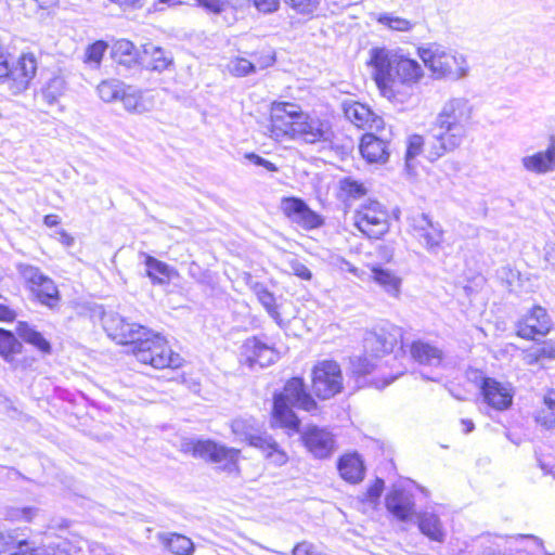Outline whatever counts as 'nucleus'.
I'll use <instances>...</instances> for the list:
<instances>
[{"label":"nucleus","instance_id":"4d7b16f0","mask_svg":"<svg viewBox=\"0 0 555 555\" xmlns=\"http://www.w3.org/2000/svg\"><path fill=\"white\" fill-rule=\"evenodd\" d=\"M539 350V354L542 360L548 359L554 360L555 359V343L552 340L544 341L543 346L537 348Z\"/></svg>","mask_w":555,"mask_h":555},{"label":"nucleus","instance_id":"49530a36","mask_svg":"<svg viewBox=\"0 0 555 555\" xmlns=\"http://www.w3.org/2000/svg\"><path fill=\"white\" fill-rule=\"evenodd\" d=\"M229 72L236 77H244L255 73L256 66L254 63L244 57H235L228 64Z\"/></svg>","mask_w":555,"mask_h":555},{"label":"nucleus","instance_id":"603ef678","mask_svg":"<svg viewBox=\"0 0 555 555\" xmlns=\"http://www.w3.org/2000/svg\"><path fill=\"white\" fill-rule=\"evenodd\" d=\"M199 4L214 13H220L232 5L234 0H198Z\"/></svg>","mask_w":555,"mask_h":555},{"label":"nucleus","instance_id":"5701e85b","mask_svg":"<svg viewBox=\"0 0 555 555\" xmlns=\"http://www.w3.org/2000/svg\"><path fill=\"white\" fill-rule=\"evenodd\" d=\"M386 506L391 514L402 521L409 520L414 513L412 494L401 489H393L386 496Z\"/></svg>","mask_w":555,"mask_h":555},{"label":"nucleus","instance_id":"cd10ccee","mask_svg":"<svg viewBox=\"0 0 555 555\" xmlns=\"http://www.w3.org/2000/svg\"><path fill=\"white\" fill-rule=\"evenodd\" d=\"M337 467L341 478L348 482L357 483L364 477L363 461L358 453L343 455Z\"/></svg>","mask_w":555,"mask_h":555},{"label":"nucleus","instance_id":"a18cd8bd","mask_svg":"<svg viewBox=\"0 0 555 555\" xmlns=\"http://www.w3.org/2000/svg\"><path fill=\"white\" fill-rule=\"evenodd\" d=\"M296 14L310 16L318 10L321 0H283Z\"/></svg>","mask_w":555,"mask_h":555},{"label":"nucleus","instance_id":"20e7f679","mask_svg":"<svg viewBox=\"0 0 555 555\" xmlns=\"http://www.w3.org/2000/svg\"><path fill=\"white\" fill-rule=\"evenodd\" d=\"M417 54L436 78L459 80L467 76L468 65L465 56L440 43L421 46L417 48Z\"/></svg>","mask_w":555,"mask_h":555},{"label":"nucleus","instance_id":"bf43d9fd","mask_svg":"<svg viewBox=\"0 0 555 555\" xmlns=\"http://www.w3.org/2000/svg\"><path fill=\"white\" fill-rule=\"evenodd\" d=\"M525 361L529 365L538 364L540 361H542L539 350L537 348L530 349L525 354Z\"/></svg>","mask_w":555,"mask_h":555},{"label":"nucleus","instance_id":"f8f14e48","mask_svg":"<svg viewBox=\"0 0 555 555\" xmlns=\"http://www.w3.org/2000/svg\"><path fill=\"white\" fill-rule=\"evenodd\" d=\"M413 235L430 254H438L443 242V229L439 222H434L424 212L416 214L410 219Z\"/></svg>","mask_w":555,"mask_h":555},{"label":"nucleus","instance_id":"4be33fe9","mask_svg":"<svg viewBox=\"0 0 555 555\" xmlns=\"http://www.w3.org/2000/svg\"><path fill=\"white\" fill-rule=\"evenodd\" d=\"M522 167L532 173L545 175L555 170V140L545 151L537 152L521 158Z\"/></svg>","mask_w":555,"mask_h":555},{"label":"nucleus","instance_id":"ea45409f","mask_svg":"<svg viewBox=\"0 0 555 555\" xmlns=\"http://www.w3.org/2000/svg\"><path fill=\"white\" fill-rule=\"evenodd\" d=\"M377 22L390 30L402 33H409L415 26L414 22L400 16H396L391 13L379 14L377 17Z\"/></svg>","mask_w":555,"mask_h":555},{"label":"nucleus","instance_id":"052dcab7","mask_svg":"<svg viewBox=\"0 0 555 555\" xmlns=\"http://www.w3.org/2000/svg\"><path fill=\"white\" fill-rule=\"evenodd\" d=\"M384 489V480L377 479L376 482L369 489V496L374 500L379 498Z\"/></svg>","mask_w":555,"mask_h":555},{"label":"nucleus","instance_id":"6e6552de","mask_svg":"<svg viewBox=\"0 0 555 555\" xmlns=\"http://www.w3.org/2000/svg\"><path fill=\"white\" fill-rule=\"evenodd\" d=\"M388 215L376 201L362 204L353 215L356 228L369 238H380L388 231Z\"/></svg>","mask_w":555,"mask_h":555},{"label":"nucleus","instance_id":"37998d69","mask_svg":"<svg viewBox=\"0 0 555 555\" xmlns=\"http://www.w3.org/2000/svg\"><path fill=\"white\" fill-rule=\"evenodd\" d=\"M124 88L125 86L118 80L102 81L98 86V93L104 102H112L120 98Z\"/></svg>","mask_w":555,"mask_h":555},{"label":"nucleus","instance_id":"f257e3e1","mask_svg":"<svg viewBox=\"0 0 555 555\" xmlns=\"http://www.w3.org/2000/svg\"><path fill=\"white\" fill-rule=\"evenodd\" d=\"M270 137L276 141L301 140L308 144L332 142L334 132L327 120L312 117L291 102H273L270 109Z\"/></svg>","mask_w":555,"mask_h":555},{"label":"nucleus","instance_id":"0eeeda50","mask_svg":"<svg viewBox=\"0 0 555 555\" xmlns=\"http://www.w3.org/2000/svg\"><path fill=\"white\" fill-rule=\"evenodd\" d=\"M37 73V60L33 53L22 54L16 62L0 63V87L12 95L26 91Z\"/></svg>","mask_w":555,"mask_h":555},{"label":"nucleus","instance_id":"9b49d317","mask_svg":"<svg viewBox=\"0 0 555 555\" xmlns=\"http://www.w3.org/2000/svg\"><path fill=\"white\" fill-rule=\"evenodd\" d=\"M103 327L107 335L121 345H133L141 340V337L149 334V330L135 323H128L121 315L115 312H107L102 318Z\"/></svg>","mask_w":555,"mask_h":555},{"label":"nucleus","instance_id":"2f4dec72","mask_svg":"<svg viewBox=\"0 0 555 555\" xmlns=\"http://www.w3.org/2000/svg\"><path fill=\"white\" fill-rule=\"evenodd\" d=\"M159 541L175 555H192L195 550L190 538L176 532L159 534Z\"/></svg>","mask_w":555,"mask_h":555},{"label":"nucleus","instance_id":"864d4df0","mask_svg":"<svg viewBox=\"0 0 555 555\" xmlns=\"http://www.w3.org/2000/svg\"><path fill=\"white\" fill-rule=\"evenodd\" d=\"M255 8L263 13L269 14L275 12L280 7L279 0H250Z\"/></svg>","mask_w":555,"mask_h":555},{"label":"nucleus","instance_id":"f3484780","mask_svg":"<svg viewBox=\"0 0 555 555\" xmlns=\"http://www.w3.org/2000/svg\"><path fill=\"white\" fill-rule=\"evenodd\" d=\"M279 358L275 349L257 337L247 338L242 345L241 361L250 369L267 367Z\"/></svg>","mask_w":555,"mask_h":555},{"label":"nucleus","instance_id":"f704fd0d","mask_svg":"<svg viewBox=\"0 0 555 555\" xmlns=\"http://www.w3.org/2000/svg\"><path fill=\"white\" fill-rule=\"evenodd\" d=\"M16 332H17L18 336L24 341L33 345L35 348H37L42 353L51 352L50 343L42 336L41 333L36 331L34 327H31L26 322H18V324L16 326Z\"/></svg>","mask_w":555,"mask_h":555},{"label":"nucleus","instance_id":"f03ea898","mask_svg":"<svg viewBox=\"0 0 555 555\" xmlns=\"http://www.w3.org/2000/svg\"><path fill=\"white\" fill-rule=\"evenodd\" d=\"M472 115L473 106L465 98H452L442 105L431 128L435 141L427 147L429 162L461 146L467 135Z\"/></svg>","mask_w":555,"mask_h":555},{"label":"nucleus","instance_id":"3c124183","mask_svg":"<svg viewBox=\"0 0 555 555\" xmlns=\"http://www.w3.org/2000/svg\"><path fill=\"white\" fill-rule=\"evenodd\" d=\"M340 189L348 196H351L353 198L360 197L365 193L363 185L351 179H344L340 182Z\"/></svg>","mask_w":555,"mask_h":555},{"label":"nucleus","instance_id":"72a5a7b5","mask_svg":"<svg viewBox=\"0 0 555 555\" xmlns=\"http://www.w3.org/2000/svg\"><path fill=\"white\" fill-rule=\"evenodd\" d=\"M418 528L423 534L433 541L442 542L446 533L439 517L433 513H423L418 517Z\"/></svg>","mask_w":555,"mask_h":555},{"label":"nucleus","instance_id":"8fccbe9b","mask_svg":"<svg viewBox=\"0 0 555 555\" xmlns=\"http://www.w3.org/2000/svg\"><path fill=\"white\" fill-rule=\"evenodd\" d=\"M287 263H288L289 270L292 271V273L294 275H296V276L300 278L301 280H305V281H310L312 279V272L299 259L291 258L287 261Z\"/></svg>","mask_w":555,"mask_h":555},{"label":"nucleus","instance_id":"6ab92c4d","mask_svg":"<svg viewBox=\"0 0 555 555\" xmlns=\"http://www.w3.org/2000/svg\"><path fill=\"white\" fill-rule=\"evenodd\" d=\"M343 111L346 118L358 128H369L371 130H383L384 120L377 116L367 105L356 102L345 101Z\"/></svg>","mask_w":555,"mask_h":555},{"label":"nucleus","instance_id":"e2e57ef3","mask_svg":"<svg viewBox=\"0 0 555 555\" xmlns=\"http://www.w3.org/2000/svg\"><path fill=\"white\" fill-rule=\"evenodd\" d=\"M43 223L49 228L56 227L60 223V217L53 214L47 215L43 218Z\"/></svg>","mask_w":555,"mask_h":555},{"label":"nucleus","instance_id":"e433bc0d","mask_svg":"<svg viewBox=\"0 0 555 555\" xmlns=\"http://www.w3.org/2000/svg\"><path fill=\"white\" fill-rule=\"evenodd\" d=\"M65 89V79L60 75H54L42 87L41 96L47 104L53 105L64 94Z\"/></svg>","mask_w":555,"mask_h":555},{"label":"nucleus","instance_id":"ddd939ff","mask_svg":"<svg viewBox=\"0 0 555 555\" xmlns=\"http://www.w3.org/2000/svg\"><path fill=\"white\" fill-rule=\"evenodd\" d=\"M182 448L185 452H192L195 457L224 465L235 464L240 452L237 449L228 448L211 440L188 441L182 444Z\"/></svg>","mask_w":555,"mask_h":555},{"label":"nucleus","instance_id":"1a4fd4ad","mask_svg":"<svg viewBox=\"0 0 555 555\" xmlns=\"http://www.w3.org/2000/svg\"><path fill=\"white\" fill-rule=\"evenodd\" d=\"M343 389L340 366L332 360L318 362L312 370V390L322 400L330 399Z\"/></svg>","mask_w":555,"mask_h":555},{"label":"nucleus","instance_id":"13d9d810","mask_svg":"<svg viewBox=\"0 0 555 555\" xmlns=\"http://www.w3.org/2000/svg\"><path fill=\"white\" fill-rule=\"evenodd\" d=\"M33 515H34V509L30 508V507H26V508H23V509L13 511L10 514V517L11 518H22V519H25V520L29 521V520H31Z\"/></svg>","mask_w":555,"mask_h":555},{"label":"nucleus","instance_id":"58836bf2","mask_svg":"<svg viewBox=\"0 0 555 555\" xmlns=\"http://www.w3.org/2000/svg\"><path fill=\"white\" fill-rule=\"evenodd\" d=\"M22 344L17 340L14 334L10 331L0 328V354L5 361H12V357L20 353Z\"/></svg>","mask_w":555,"mask_h":555},{"label":"nucleus","instance_id":"b1692460","mask_svg":"<svg viewBox=\"0 0 555 555\" xmlns=\"http://www.w3.org/2000/svg\"><path fill=\"white\" fill-rule=\"evenodd\" d=\"M0 548L1 552L9 553L10 555H26L30 554L31 550L36 547L30 546V542L23 532L14 529L0 533Z\"/></svg>","mask_w":555,"mask_h":555},{"label":"nucleus","instance_id":"09e8293b","mask_svg":"<svg viewBox=\"0 0 555 555\" xmlns=\"http://www.w3.org/2000/svg\"><path fill=\"white\" fill-rule=\"evenodd\" d=\"M350 364L352 374L358 376L370 374L375 366L366 357H353L350 360Z\"/></svg>","mask_w":555,"mask_h":555},{"label":"nucleus","instance_id":"393cba45","mask_svg":"<svg viewBox=\"0 0 555 555\" xmlns=\"http://www.w3.org/2000/svg\"><path fill=\"white\" fill-rule=\"evenodd\" d=\"M232 433L241 440L247 441L249 446L256 448L259 443H266L263 437L267 433L260 431L256 427L253 418H235L231 424Z\"/></svg>","mask_w":555,"mask_h":555},{"label":"nucleus","instance_id":"c03bdc74","mask_svg":"<svg viewBox=\"0 0 555 555\" xmlns=\"http://www.w3.org/2000/svg\"><path fill=\"white\" fill-rule=\"evenodd\" d=\"M145 266L147 267V275L157 283H163V280L157 278V274L169 278L172 269L165 262L152 257H145Z\"/></svg>","mask_w":555,"mask_h":555},{"label":"nucleus","instance_id":"79ce46f5","mask_svg":"<svg viewBox=\"0 0 555 555\" xmlns=\"http://www.w3.org/2000/svg\"><path fill=\"white\" fill-rule=\"evenodd\" d=\"M255 293L259 302L263 306L269 315L278 321L280 319V313L278 311L274 295L262 285H257L255 287Z\"/></svg>","mask_w":555,"mask_h":555},{"label":"nucleus","instance_id":"69168bd1","mask_svg":"<svg viewBox=\"0 0 555 555\" xmlns=\"http://www.w3.org/2000/svg\"><path fill=\"white\" fill-rule=\"evenodd\" d=\"M462 424L464 425L465 434L473 431L475 428V425H474L473 421H470V420H462Z\"/></svg>","mask_w":555,"mask_h":555},{"label":"nucleus","instance_id":"338daca9","mask_svg":"<svg viewBox=\"0 0 555 555\" xmlns=\"http://www.w3.org/2000/svg\"><path fill=\"white\" fill-rule=\"evenodd\" d=\"M37 2V4L42 8V9H46V8H49V7H52L53 4H55L59 0H35Z\"/></svg>","mask_w":555,"mask_h":555},{"label":"nucleus","instance_id":"aec40b11","mask_svg":"<svg viewBox=\"0 0 555 555\" xmlns=\"http://www.w3.org/2000/svg\"><path fill=\"white\" fill-rule=\"evenodd\" d=\"M480 388L485 401L493 409L503 411L512 405L514 393L509 385L483 377Z\"/></svg>","mask_w":555,"mask_h":555},{"label":"nucleus","instance_id":"5fc2aeb1","mask_svg":"<svg viewBox=\"0 0 555 555\" xmlns=\"http://www.w3.org/2000/svg\"><path fill=\"white\" fill-rule=\"evenodd\" d=\"M245 158L248 159L250 163H253L256 166L264 167L268 171H276L278 170L276 166L273 163L269 162L268 159H266L255 153L246 154Z\"/></svg>","mask_w":555,"mask_h":555},{"label":"nucleus","instance_id":"39448f33","mask_svg":"<svg viewBox=\"0 0 555 555\" xmlns=\"http://www.w3.org/2000/svg\"><path fill=\"white\" fill-rule=\"evenodd\" d=\"M370 64L374 73L391 74L395 78L414 85H417L424 76V70L417 61L387 48L372 49Z\"/></svg>","mask_w":555,"mask_h":555},{"label":"nucleus","instance_id":"dca6fc26","mask_svg":"<svg viewBox=\"0 0 555 555\" xmlns=\"http://www.w3.org/2000/svg\"><path fill=\"white\" fill-rule=\"evenodd\" d=\"M301 438L306 448L317 459H327L337 449L334 435L326 428L308 426Z\"/></svg>","mask_w":555,"mask_h":555},{"label":"nucleus","instance_id":"a19ab883","mask_svg":"<svg viewBox=\"0 0 555 555\" xmlns=\"http://www.w3.org/2000/svg\"><path fill=\"white\" fill-rule=\"evenodd\" d=\"M424 149V138L420 134H412L408 138L405 152V166L409 170L414 168L415 158L421 155Z\"/></svg>","mask_w":555,"mask_h":555},{"label":"nucleus","instance_id":"4c0bfd02","mask_svg":"<svg viewBox=\"0 0 555 555\" xmlns=\"http://www.w3.org/2000/svg\"><path fill=\"white\" fill-rule=\"evenodd\" d=\"M544 406L538 411L535 421L546 429L555 427V390H548L544 396Z\"/></svg>","mask_w":555,"mask_h":555},{"label":"nucleus","instance_id":"423d86ee","mask_svg":"<svg viewBox=\"0 0 555 555\" xmlns=\"http://www.w3.org/2000/svg\"><path fill=\"white\" fill-rule=\"evenodd\" d=\"M131 351L138 361L155 369H177L183 362L180 354L169 348L163 336L153 334L151 331L133 345Z\"/></svg>","mask_w":555,"mask_h":555},{"label":"nucleus","instance_id":"4468645a","mask_svg":"<svg viewBox=\"0 0 555 555\" xmlns=\"http://www.w3.org/2000/svg\"><path fill=\"white\" fill-rule=\"evenodd\" d=\"M280 208L291 221L297 223L305 230L318 229L324 224L322 216L312 210L307 203L299 197H283Z\"/></svg>","mask_w":555,"mask_h":555},{"label":"nucleus","instance_id":"bb28decb","mask_svg":"<svg viewBox=\"0 0 555 555\" xmlns=\"http://www.w3.org/2000/svg\"><path fill=\"white\" fill-rule=\"evenodd\" d=\"M396 337L391 334L380 332L369 333L364 338V349L373 357H380L392 351L396 345Z\"/></svg>","mask_w":555,"mask_h":555},{"label":"nucleus","instance_id":"a211bd4d","mask_svg":"<svg viewBox=\"0 0 555 555\" xmlns=\"http://www.w3.org/2000/svg\"><path fill=\"white\" fill-rule=\"evenodd\" d=\"M373 78L380 94L392 103L403 104L415 92L416 85L395 78L391 74H378L373 72Z\"/></svg>","mask_w":555,"mask_h":555},{"label":"nucleus","instance_id":"473e14b6","mask_svg":"<svg viewBox=\"0 0 555 555\" xmlns=\"http://www.w3.org/2000/svg\"><path fill=\"white\" fill-rule=\"evenodd\" d=\"M372 279L376 282L384 291L392 297H398L400 294L401 279L393 272L380 267H374L372 269Z\"/></svg>","mask_w":555,"mask_h":555},{"label":"nucleus","instance_id":"c756f323","mask_svg":"<svg viewBox=\"0 0 555 555\" xmlns=\"http://www.w3.org/2000/svg\"><path fill=\"white\" fill-rule=\"evenodd\" d=\"M140 63L150 69L162 72L168 67L171 60L166 55V52L162 48L156 47L153 43H146L143 46Z\"/></svg>","mask_w":555,"mask_h":555},{"label":"nucleus","instance_id":"412c9836","mask_svg":"<svg viewBox=\"0 0 555 555\" xmlns=\"http://www.w3.org/2000/svg\"><path fill=\"white\" fill-rule=\"evenodd\" d=\"M362 157L371 164H385L390 156L389 139L385 135L365 133L359 145Z\"/></svg>","mask_w":555,"mask_h":555},{"label":"nucleus","instance_id":"c9c22d12","mask_svg":"<svg viewBox=\"0 0 555 555\" xmlns=\"http://www.w3.org/2000/svg\"><path fill=\"white\" fill-rule=\"evenodd\" d=\"M266 443H259L256 448L274 465L282 466L288 461V456L284 450L280 448L278 442L270 436L263 437Z\"/></svg>","mask_w":555,"mask_h":555},{"label":"nucleus","instance_id":"c85d7f7f","mask_svg":"<svg viewBox=\"0 0 555 555\" xmlns=\"http://www.w3.org/2000/svg\"><path fill=\"white\" fill-rule=\"evenodd\" d=\"M119 99L124 107L131 113L142 114L149 112L153 105L151 100L146 99L140 90L131 86H125Z\"/></svg>","mask_w":555,"mask_h":555},{"label":"nucleus","instance_id":"680f3d73","mask_svg":"<svg viewBox=\"0 0 555 555\" xmlns=\"http://www.w3.org/2000/svg\"><path fill=\"white\" fill-rule=\"evenodd\" d=\"M15 319V312L8 306L0 304V321H12Z\"/></svg>","mask_w":555,"mask_h":555},{"label":"nucleus","instance_id":"7ed1b4c3","mask_svg":"<svg viewBox=\"0 0 555 555\" xmlns=\"http://www.w3.org/2000/svg\"><path fill=\"white\" fill-rule=\"evenodd\" d=\"M293 408H297L310 413L318 410L317 402L307 391L302 378L293 377L286 382L283 391L274 396L273 420L281 427L292 430H298L300 421L294 413Z\"/></svg>","mask_w":555,"mask_h":555},{"label":"nucleus","instance_id":"6e6d98bb","mask_svg":"<svg viewBox=\"0 0 555 555\" xmlns=\"http://www.w3.org/2000/svg\"><path fill=\"white\" fill-rule=\"evenodd\" d=\"M30 555H70L65 548L60 546L36 547L31 550Z\"/></svg>","mask_w":555,"mask_h":555},{"label":"nucleus","instance_id":"a878e982","mask_svg":"<svg viewBox=\"0 0 555 555\" xmlns=\"http://www.w3.org/2000/svg\"><path fill=\"white\" fill-rule=\"evenodd\" d=\"M412 358L420 364L438 366L443 359V351L437 346L423 340H416L411 345Z\"/></svg>","mask_w":555,"mask_h":555},{"label":"nucleus","instance_id":"9d476101","mask_svg":"<svg viewBox=\"0 0 555 555\" xmlns=\"http://www.w3.org/2000/svg\"><path fill=\"white\" fill-rule=\"evenodd\" d=\"M20 273L42 305L53 308L59 304V289L51 278L30 264L20 266Z\"/></svg>","mask_w":555,"mask_h":555},{"label":"nucleus","instance_id":"774afa93","mask_svg":"<svg viewBox=\"0 0 555 555\" xmlns=\"http://www.w3.org/2000/svg\"><path fill=\"white\" fill-rule=\"evenodd\" d=\"M122 3L135 7L141 5V0H122Z\"/></svg>","mask_w":555,"mask_h":555},{"label":"nucleus","instance_id":"de8ad7c7","mask_svg":"<svg viewBox=\"0 0 555 555\" xmlns=\"http://www.w3.org/2000/svg\"><path fill=\"white\" fill-rule=\"evenodd\" d=\"M107 44L104 41H96L90 44L85 52V62L98 67L102 61Z\"/></svg>","mask_w":555,"mask_h":555},{"label":"nucleus","instance_id":"7c9ffc66","mask_svg":"<svg viewBox=\"0 0 555 555\" xmlns=\"http://www.w3.org/2000/svg\"><path fill=\"white\" fill-rule=\"evenodd\" d=\"M140 56L133 43L126 39L116 41L112 48L113 60L128 68L140 63Z\"/></svg>","mask_w":555,"mask_h":555},{"label":"nucleus","instance_id":"2eb2a0df","mask_svg":"<svg viewBox=\"0 0 555 555\" xmlns=\"http://www.w3.org/2000/svg\"><path fill=\"white\" fill-rule=\"evenodd\" d=\"M552 319L541 306H534L516 323L517 336L534 340L537 336H545L552 328Z\"/></svg>","mask_w":555,"mask_h":555},{"label":"nucleus","instance_id":"0e129e2a","mask_svg":"<svg viewBox=\"0 0 555 555\" xmlns=\"http://www.w3.org/2000/svg\"><path fill=\"white\" fill-rule=\"evenodd\" d=\"M59 235H60V242L65 245V246H72L73 243H74V237L72 235H69L66 231L64 230H61L59 232Z\"/></svg>","mask_w":555,"mask_h":555}]
</instances>
